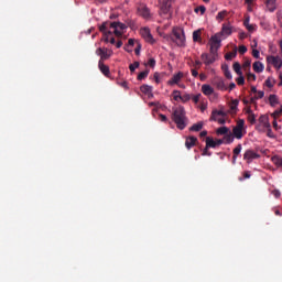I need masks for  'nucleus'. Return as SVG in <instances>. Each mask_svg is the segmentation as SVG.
I'll return each mask as SVG.
<instances>
[{"instance_id": "f257e3e1", "label": "nucleus", "mask_w": 282, "mask_h": 282, "mask_svg": "<svg viewBox=\"0 0 282 282\" xmlns=\"http://www.w3.org/2000/svg\"><path fill=\"white\" fill-rule=\"evenodd\" d=\"M172 120L176 124L177 129L184 131V128L188 124V118L186 117V110L183 106H178L173 110Z\"/></svg>"}, {"instance_id": "f03ea898", "label": "nucleus", "mask_w": 282, "mask_h": 282, "mask_svg": "<svg viewBox=\"0 0 282 282\" xmlns=\"http://www.w3.org/2000/svg\"><path fill=\"white\" fill-rule=\"evenodd\" d=\"M228 118V112L224 109H214L210 115V122H218V124H224Z\"/></svg>"}, {"instance_id": "7ed1b4c3", "label": "nucleus", "mask_w": 282, "mask_h": 282, "mask_svg": "<svg viewBox=\"0 0 282 282\" xmlns=\"http://www.w3.org/2000/svg\"><path fill=\"white\" fill-rule=\"evenodd\" d=\"M172 41H174V43H176L178 47H184L186 43V36L184 35V30L173 29Z\"/></svg>"}, {"instance_id": "20e7f679", "label": "nucleus", "mask_w": 282, "mask_h": 282, "mask_svg": "<svg viewBox=\"0 0 282 282\" xmlns=\"http://www.w3.org/2000/svg\"><path fill=\"white\" fill-rule=\"evenodd\" d=\"M209 52L210 54H215L219 51V47H221V36L219 33H216L213 35L209 40Z\"/></svg>"}, {"instance_id": "39448f33", "label": "nucleus", "mask_w": 282, "mask_h": 282, "mask_svg": "<svg viewBox=\"0 0 282 282\" xmlns=\"http://www.w3.org/2000/svg\"><path fill=\"white\" fill-rule=\"evenodd\" d=\"M111 30L109 28V22H104L100 26H99V32L102 33V41L104 43H109V37L113 36V32L109 31Z\"/></svg>"}, {"instance_id": "423d86ee", "label": "nucleus", "mask_w": 282, "mask_h": 282, "mask_svg": "<svg viewBox=\"0 0 282 282\" xmlns=\"http://www.w3.org/2000/svg\"><path fill=\"white\" fill-rule=\"evenodd\" d=\"M108 26L110 30H113V34L118 37L122 36L120 30H127V24L122 22H108Z\"/></svg>"}, {"instance_id": "0eeeda50", "label": "nucleus", "mask_w": 282, "mask_h": 282, "mask_svg": "<svg viewBox=\"0 0 282 282\" xmlns=\"http://www.w3.org/2000/svg\"><path fill=\"white\" fill-rule=\"evenodd\" d=\"M246 126V121L243 119H239L236 127L232 129L234 138L237 140H241L243 138V127Z\"/></svg>"}, {"instance_id": "6e6552de", "label": "nucleus", "mask_w": 282, "mask_h": 282, "mask_svg": "<svg viewBox=\"0 0 282 282\" xmlns=\"http://www.w3.org/2000/svg\"><path fill=\"white\" fill-rule=\"evenodd\" d=\"M96 54L97 56H100L99 61H101V63H105V61L111 58V54H113V52L109 48L99 47L96 50Z\"/></svg>"}, {"instance_id": "1a4fd4ad", "label": "nucleus", "mask_w": 282, "mask_h": 282, "mask_svg": "<svg viewBox=\"0 0 282 282\" xmlns=\"http://www.w3.org/2000/svg\"><path fill=\"white\" fill-rule=\"evenodd\" d=\"M140 34L147 43H150L151 45L155 44V39H153V35L151 34V30L149 28H142L140 30Z\"/></svg>"}, {"instance_id": "9d476101", "label": "nucleus", "mask_w": 282, "mask_h": 282, "mask_svg": "<svg viewBox=\"0 0 282 282\" xmlns=\"http://www.w3.org/2000/svg\"><path fill=\"white\" fill-rule=\"evenodd\" d=\"M172 3H173V0H159L161 14H169V12H171Z\"/></svg>"}, {"instance_id": "9b49d317", "label": "nucleus", "mask_w": 282, "mask_h": 282, "mask_svg": "<svg viewBox=\"0 0 282 282\" xmlns=\"http://www.w3.org/2000/svg\"><path fill=\"white\" fill-rule=\"evenodd\" d=\"M202 61L206 64V65H213V63H215V61H217V53H203L200 55Z\"/></svg>"}, {"instance_id": "f8f14e48", "label": "nucleus", "mask_w": 282, "mask_h": 282, "mask_svg": "<svg viewBox=\"0 0 282 282\" xmlns=\"http://www.w3.org/2000/svg\"><path fill=\"white\" fill-rule=\"evenodd\" d=\"M261 155L252 150H247L243 154V160H246L247 164H251L253 160H259Z\"/></svg>"}, {"instance_id": "ddd939ff", "label": "nucleus", "mask_w": 282, "mask_h": 282, "mask_svg": "<svg viewBox=\"0 0 282 282\" xmlns=\"http://www.w3.org/2000/svg\"><path fill=\"white\" fill-rule=\"evenodd\" d=\"M267 63H269V65H273V67H275V69H281L282 67V58L279 56H268L267 57Z\"/></svg>"}, {"instance_id": "4468645a", "label": "nucleus", "mask_w": 282, "mask_h": 282, "mask_svg": "<svg viewBox=\"0 0 282 282\" xmlns=\"http://www.w3.org/2000/svg\"><path fill=\"white\" fill-rule=\"evenodd\" d=\"M213 86L219 89V91H227L228 87L226 86V83H224V79L216 77L213 80Z\"/></svg>"}, {"instance_id": "2eb2a0df", "label": "nucleus", "mask_w": 282, "mask_h": 282, "mask_svg": "<svg viewBox=\"0 0 282 282\" xmlns=\"http://www.w3.org/2000/svg\"><path fill=\"white\" fill-rule=\"evenodd\" d=\"M232 25H230V23H224L223 26H221V31L218 32V34L220 36H230V34H232Z\"/></svg>"}, {"instance_id": "dca6fc26", "label": "nucleus", "mask_w": 282, "mask_h": 282, "mask_svg": "<svg viewBox=\"0 0 282 282\" xmlns=\"http://www.w3.org/2000/svg\"><path fill=\"white\" fill-rule=\"evenodd\" d=\"M140 91L142 94H144L145 96H148L149 98H153V87L152 86H149L147 84H143L141 87H140Z\"/></svg>"}, {"instance_id": "f3484780", "label": "nucleus", "mask_w": 282, "mask_h": 282, "mask_svg": "<svg viewBox=\"0 0 282 282\" xmlns=\"http://www.w3.org/2000/svg\"><path fill=\"white\" fill-rule=\"evenodd\" d=\"M184 78V73L178 72L177 74L173 75L172 78L167 82V85H177L180 80Z\"/></svg>"}, {"instance_id": "a211bd4d", "label": "nucleus", "mask_w": 282, "mask_h": 282, "mask_svg": "<svg viewBox=\"0 0 282 282\" xmlns=\"http://www.w3.org/2000/svg\"><path fill=\"white\" fill-rule=\"evenodd\" d=\"M98 67H99L100 72H101V74H104V76H106L107 78H109V74H111V72H110V69H109V66H107V65L105 64V62L99 61V62H98Z\"/></svg>"}, {"instance_id": "6ab92c4d", "label": "nucleus", "mask_w": 282, "mask_h": 282, "mask_svg": "<svg viewBox=\"0 0 282 282\" xmlns=\"http://www.w3.org/2000/svg\"><path fill=\"white\" fill-rule=\"evenodd\" d=\"M195 144H197V137H187L185 140V147L186 149L191 150L193 149V147H195Z\"/></svg>"}, {"instance_id": "aec40b11", "label": "nucleus", "mask_w": 282, "mask_h": 282, "mask_svg": "<svg viewBox=\"0 0 282 282\" xmlns=\"http://www.w3.org/2000/svg\"><path fill=\"white\" fill-rule=\"evenodd\" d=\"M258 121H259V124H262L267 129H270V127H271V124H270V117H268V115L260 116Z\"/></svg>"}, {"instance_id": "412c9836", "label": "nucleus", "mask_w": 282, "mask_h": 282, "mask_svg": "<svg viewBox=\"0 0 282 282\" xmlns=\"http://www.w3.org/2000/svg\"><path fill=\"white\" fill-rule=\"evenodd\" d=\"M202 91L204 94V96H213V94H215V89L210 87V85L208 84H204L202 86Z\"/></svg>"}, {"instance_id": "4be33fe9", "label": "nucleus", "mask_w": 282, "mask_h": 282, "mask_svg": "<svg viewBox=\"0 0 282 282\" xmlns=\"http://www.w3.org/2000/svg\"><path fill=\"white\" fill-rule=\"evenodd\" d=\"M138 12L140 17H143V19H149V17H151V11L147 7H140Z\"/></svg>"}, {"instance_id": "5701e85b", "label": "nucleus", "mask_w": 282, "mask_h": 282, "mask_svg": "<svg viewBox=\"0 0 282 282\" xmlns=\"http://www.w3.org/2000/svg\"><path fill=\"white\" fill-rule=\"evenodd\" d=\"M265 6L270 12L276 10V0H265Z\"/></svg>"}, {"instance_id": "b1692460", "label": "nucleus", "mask_w": 282, "mask_h": 282, "mask_svg": "<svg viewBox=\"0 0 282 282\" xmlns=\"http://www.w3.org/2000/svg\"><path fill=\"white\" fill-rule=\"evenodd\" d=\"M221 69L225 76L228 78V80H232V73H230V68L228 67V64H223Z\"/></svg>"}, {"instance_id": "393cba45", "label": "nucleus", "mask_w": 282, "mask_h": 282, "mask_svg": "<svg viewBox=\"0 0 282 282\" xmlns=\"http://www.w3.org/2000/svg\"><path fill=\"white\" fill-rule=\"evenodd\" d=\"M229 12L227 10H223L220 12H218V14L216 15V21H218V23H221V21H224V19H226V17H228Z\"/></svg>"}, {"instance_id": "a878e982", "label": "nucleus", "mask_w": 282, "mask_h": 282, "mask_svg": "<svg viewBox=\"0 0 282 282\" xmlns=\"http://www.w3.org/2000/svg\"><path fill=\"white\" fill-rule=\"evenodd\" d=\"M263 69H264L263 63H261V62H254L253 63V70L257 74H261V72H263Z\"/></svg>"}, {"instance_id": "bb28decb", "label": "nucleus", "mask_w": 282, "mask_h": 282, "mask_svg": "<svg viewBox=\"0 0 282 282\" xmlns=\"http://www.w3.org/2000/svg\"><path fill=\"white\" fill-rule=\"evenodd\" d=\"M241 144H238L235 149H234V156H232V164L237 163V155H239V153H241Z\"/></svg>"}, {"instance_id": "cd10ccee", "label": "nucleus", "mask_w": 282, "mask_h": 282, "mask_svg": "<svg viewBox=\"0 0 282 282\" xmlns=\"http://www.w3.org/2000/svg\"><path fill=\"white\" fill-rule=\"evenodd\" d=\"M206 145L209 149H217V141H214L213 138L207 137L206 138Z\"/></svg>"}, {"instance_id": "c85d7f7f", "label": "nucleus", "mask_w": 282, "mask_h": 282, "mask_svg": "<svg viewBox=\"0 0 282 282\" xmlns=\"http://www.w3.org/2000/svg\"><path fill=\"white\" fill-rule=\"evenodd\" d=\"M269 105H271L272 107H276V105H279V97L276 95H270Z\"/></svg>"}, {"instance_id": "c756f323", "label": "nucleus", "mask_w": 282, "mask_h": 282, "mask_svg": "<svg viewBox=\"0 0 282 282\" xmlns=\"http://www.w3.org/2000/svg\"><path fill=\"white\" fill-rule=\"evenodd\" d=\"M232 58H237V48L225 54V61H232Z\"/></svg>"}, {"instance_id": "7c9ffc66", "label": "nucleus", "mask_w": 282, "mask_h": 282, "mask_svg": "<svg viewBox=\"0 0 282 282\" xmlns=\"http://www.w3.org/2000/svg\"><path fill=\"white\" fill-rule=\"evenodd\" d=\"M204 129V122L199 121L197 123H194L191 128L189 131H202Z\"/></svg>"}, {"instance_id": "2f4dec72", "label": "nucleus", "mask_w": 282, "mask_h": 282, "mask_svg": "<svg viewBox=\"0 0 282 282\" xmlns=\"http://www.w3.org/2000/svg\"><path fill=\"white\" fill-rule=\"evenodd\" d=\"M193 41H194V43H200V41H202V31L200 30L193 32Z\"/></svg>"}, {"instance_id": "473e14b6", "label": "nucleus", "mask_w": 282, "mask_h": 282, "mask_svg": "<svg viewBox=\"0 0 282 282\" xmlns=\"http://www.w3.org/2000/svg\"><path fill=\"white\" fill-rule=\"evenodd\" d=\"M230 132L228 127H220L216 130L217 135H227Z\"/></svg>"}, {"instance_id": "72a5a7b5", "label": "nucleus", "mask_w": 282, "mask_h": 282, "mask_svg": "<svg viewBox=\"0 0 282 282\" xmlns=\"http://www.w3.org/2000/svg\"><path fill=\"white\" fill-rule=\"evenodd\" d=\"M234 72L238 75V76H241V74H243L241 72V64H239V62H235L234 63Z\"/></svg>"}, {"instance_id": "f704fd0d", "label": "nucleus", "mask_w": 282, "mask_h": 282, "mask_svg": "<svg viewBox=\"0 0 282 282\" xmlns=\"http://www.w3.org/2000/svg\"><path fill=\"white\" fill-rule=\"evenodd\" d=\"M243 25L249 32H254V25L250 24V18L245 20Z\"/></svg>"}, {"instance_id": "c9c22d12", "label": "nucleus", "mask_w": 282, "mask_h": 282, "mask_svg": "<svg viewBox=\"0 0 282 282\" xmlns=\"http://www.w3.org/2000/svg\"><path fill=\"white\" fill-rule=\"evenodd\" d=\"M223 140H225V144H232L235 142V138L230 133L225 134Z\"/></svg>"}, {"instance_id": "e433bc0d", "label": "nucleus", "mask_w": 282, "mask_h": 282, "mask_svg": "<svg viewBox=\"0 0 282 282\" xmlns=\"http://www.w3.org/2000/svg\"><path fill=\"white\" fill-rule=\"evenodd\" d=\"M117 85H119V87H122V89H129V83L127 80L118 79Z\"/></svg>"}, {"instance_id": "4c0bfd02", "label": "nucleus", "mask_w": 282, "mask_h": 282, "mask_svg": "<svg viewBox=\"0 0 282 282\" xmlns=\"http://www.w3.org/2000/svg\"><path fill=\"white\" fill-rule=\"evenodd\" d=\"M238 107H239V99H232L230 102L231 111H237Z\"/></svg>"}, {"instance_id": "58836bf2", "label": "nucleus", "mask_w": 282, "mask_h": 282, "mask_svg": "<svg viewBox=\"0 0 282 282\" xmlns=\"http://www.w3.org/2000/svg\"><path fill=\"white\" fill-rule=\"evenodd\" d=\"M149 69H145L143 72H141L139 75H138V80H144V78H147V76H149Z\"/></svg>"}, {"instance_id": "ea45409f", "label": "nucleus", "mask_w": 282, "mask_h": 282, "mask_svg": "<svg viewBox=\"0 0 282 282\" xmlns=\"http://www.w3.org/2000/svg\"><path fill=\"white\" fill-rule=\"evenodd\" d=\"M238 76L239 77L236 79L237 85H246V78L243 77V73Z\"/></svg>"}, {"instance_id": "a19ab883", "label": "nucleus", "mask_w": 282, "mask_h": 282, "mask_svg": "<svg viewBox=\"0 0 282 282\" xmlns=\"http://www.w3.org/2000/svg\"><path fill=\"white\" fill-rule=\"evenodd\" d=\"M138 67H140V62H134L133 64L129 65V69L131 73L135 72V69H138Z\"/></svg>"}, {"instance_id": "79ce46f5", "label": "nucleus", "mask_w": 282, "mask_h": 282, "mask_svg": "<svg viewBox=\"0 0 282 282\" xmlns=\"http://www.w3.org/2000/svg\"><path fill=\"white\" fill-rule=\"evenodd\" d=\"M173 98L174 100H182V94L180 93V90H173Z\"/></svg>"}, {"instance_id": "37998d69", "label": "nucleus", "mask_w": 282, "mask_h": 282, "mask_svg": "<svg viewBox=\"0 0 282 282\" xmlns=\"http://www.w3.org/2000/svg\"><path fill=\"white\" fill-rule=\"evenodd\" d=\"M272 162H273V164H275V166H282V159L279 156H274L272 159Z\"/></svg>"}, {"instance_id": "c03bdc74", "label": "nucleus", "mask_w": 282, "mask_h": 282, "mask_svg": "<svg viewBox=\"0 0 282 282\" xmlns=\"http://www.w3.org/2000/svg\"><path fill=\"white\" fill-rule=\"evenodd\" d=\"M250 59L245 61V63L242 64V68L245 69V72H250Z\"/></svg>"}, {"instance_id": "a18cd8bd", "label": "nucleus", "mask_w": 282, "mask_h": 282, "mask_svg": "<svg viewBox=\"0 0 282 282\" xmlns=\"http://www.w3.org/2000/svg\"><path fill=\"white\" fill-rule=\"evenodd\" d=\"M257 131H259V133H265V129H268L267 127L262 126L261 123H258L256 126Z\"/></svg>"}, {"instance_id": "49530a36", "label": "nucleus", "mask_w": 282, "mask_h": 282, "mask_svg": "<svg viewBox=\"0 0 282 282\" xmlns=\"http://www.w3.org/2000/svg\"><path fill=\"white\" fill-rule=\"evenodd\" d=\"M267 135H268V138H272V139L276 138V137L274 135V132H272V126H270L269 128H267Z\"/></svg>"}, {"instance_id": "de8ad7c7", "label": "nucleus", "mask_w": 282, "mask_h": 282, "mask_svg": "<svg viewBox=\"0 0 282 282\" xmlns=\"http://www.w3.org/2000/svg\"><path fill=\"white\" fill-rule=\"evenodd\" d=\"M247 79L248 80H257V75H254L253 73H250V70H247Z\"/></svg>"}, {"instance_id": "09e8293b", "label": "nucleus", "mask_w": 282, "mask_h": 282, "mask_svg": "<svg viewBox=\"0 0 282 282\" xmlns=\"http://www.w3.org/2000/svg\"><path fill=\"white\" fill-rule=\"evenodd\" d=\"M264 83L265 86L269 87V89H272V87H274V80H272L271 78H268Z\"/></svg>"}, {"instance_id": "8fccbe9b", "label": "nucleus", "mask_w": 282, "mask_h": 282, "mask_svg": "<svg viewBox=\"0 0 282 282\" xmlns=\"http://www.w3.org/2000/svg\"><path fill=\"white\" fill-rule=\"evenodd\" d=\"M191 98H192V96L188 94L181 96L182 102H188V100H191Z\"/></svg>"}, {"instance_id": "3c124183", "label": "nucleus", "mask_w": 282, "mask_h": 282, "mask_svg": "<svg viewBox=\"0 0 282 282\" xmlns=\"http://www.w3.org/2000/svg\"><path fill=\"white\" fill-rule=\"evenodd\" d=\"M200 98H202V94H197L192 97V100H193V102H195V105H197V102H199Z\"/></svg>"}, {"instance_id": "603ef678", "label": "nucleus", "mask_w": 282, "mask_h": 282, "mask_svg": "<svg viewBox=\"0 0 282 282\" xmlns=\"http://www.w3.org/2000/svg\"><path fill=\"white\" fill-rule=\"evenodd\" d=\"M248 120L250 124H254L257 122V117L253 115H249Z\"/></svg>"}, {"instance_id": "864d4df0", "label": "nucleus", "mask_w": 282, "mask_h": 282, "mask_svg": "<svg viewBox=\"0 0 282 282\" xmlns=\"http://www.w3.org/2000/svg\"><path fill=\"white\" fill-rule=\"evenodd\" d=\"M238 52L239 54H246V52H248V47H246V45H240Z\"/></svg>"}, {"instance_id": "5fc2aeb1", "label": "nucleus", "mask_w": 282, "mask_h": 282, "mask_svg": "<svg viewBox=\"0 0 282 282\" xmlns=\"http://www.w3.org/2000/svg\"><path fill=\"white\" fill-rule=\"evenodd\" d=\"M195 12H200V14H205L206 13V7L200 6L197 9H195Z\"/></svg>"}, {"instance_id": "6e6d98bb", "label": "nucleus", "mask_w": 282, "mask_h": 282, "mask_svg": "<svg viewBox=\"0 0 282 282\" xmlns=\"http://www.w3.org/2000/svg\"><path fill=\"white\" fill-rule=\"evenodd\" d=\"M256 94H257L256 97L258 100H260L261 98H263L265 96V93L263 90H258V93H256Z\"/></svg>"}, {"instance_id": "4d7b16f0", "label": "nucleus", "mask_w": 282, "mask_h": 282, "mask_svg": "<svg viewBox=\"0 0 282 282\" xmlns=\"http://www.w3.org/2000/svg\"><path fill=\"white\" fill-rule=\"evenodd\" d=\"M153 78H154L156 85H160V83H161V80H160V73H154Z\"/></svg>"}, {"instance_id": "13d9d810", "label": "nucleus", "mask_w": 282, "mask_h": 282, "mask_svg": "<svg viewBox=\"0 0 282 282\" xmlns=\"http://www.w3.org/2000/svg\"><path fill=\"white\" fill-rule=\"evenodd\" d=\"M281 116V111L275 110L273 113H271V117L273 118V120H276V118H279Z\"/></svg>"}, {"instance_id": "bf43d9fd", "label": "nucleus", "mask_w": 282, "mask_h": 282, "mask_svg": "<svg viewBox=\"0 0 282 282\" xmlns=\"http://www.w3.org/2000/svg\"><path fill=\"white\" fill-rule=\"evenodd\" d=\"M272 196L279 198V197H281V192L279 189H273Z\"/></svg>"}, {"instance_id": "052dcab7", "label": "nucleus", "mask_w": 282, "mask_h": 282, "mask_svg": "<svg viewBox=\"0 0 282 282\" xmlns=\"http://www.w3.org/2000/svg\"><path fill=\"white\" fill-rule=\"evenodd\" d=\"M208 149H209L208 145H206L205 149L203 150V155H208V156L213 155V153L209 152Z\"/></svg>"}, {"instance_id": "680f3d73", "label": "nucleus", "mask_w": 282, "mask_h": 282, "mask_svg": "<svg viewBox=\"0 0 282 282\" xmlns=\"http://www.w3.org/2000/svg\"><path fill=\"white\" fill-rule=\"evenodd\" d=\"M252 56H253V58H259V56H260L259 50L253 48V50H252Z\"/></svg>"}, {"instance_id": "e2e57ef3", "label": "nucleus", "mask_w": 282, "mask_h": 282, "mask_svg": "<svg viewBox=\"0 0 282 282\" xmlns=\"http://www.w3.org/2000/svg\"><path fill=\"white\" fill-rule=\"evenodd\" d=\"M148 65H149L150 67H155V58H150V59L148 61Z\"/></svg>"}, {"instance_id": "0e129e2a", "label": "nucleus", "mask_w": 282, "mask_h": 282, "mask_svg": "<svg viewBox=\"0 0 282 282\" xmlns=\"http://www.w3.org/2000/svg\"><path fill=\"white\" fill-rule=\"evenodd\" d=\"M192 76H194V78H197L199 76V73L195 69V68H192Z\"/></svg>"}, {"instance_id": "69168bd1", "label": "nucleus", "mask_w": 282, "mask_h": 282, "mask_svg": "<svg viewBox=\"0 0 282 282\" xmlns=\"http://www.w3.org/2000/svg\"><path fill=\"white\" fill-rule=\"evenodd\" d=\"M159 118L161 122H166L169 120L165 115H159Z\"/></svg>"}, {"instance_id": "338daca9", "label": "nucleus", "mask_w": 282, "mask_h": 282, "mask_svg": "<svg viewBox=\"0 0 282 282\" xmlns=\"http://www.w3.org/2000/svg\"><path fill=\"white\" fill-rule=\"evenodd\" d=\"M135 45V41L133 39L128 40V46L133 47Z\"/></svg>"}, {"instance_id": "774afa93", "label": "nucleus", "mask_w": 282, "mask_h": 282, "mask_svg": "<svg viewBox=\"0 0 282 282\" xmlns=\"http://www.w3.org/2000/svg\"><path fill=\"white\" fill-rule=\"evenodd\" d=\"M273 128L275 129V131H279V129H281V127H279V123L276 122V119L273 120Z\"/></svg>"}]
</instances>
